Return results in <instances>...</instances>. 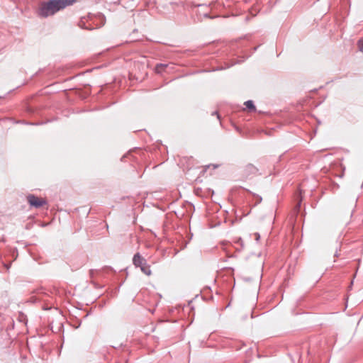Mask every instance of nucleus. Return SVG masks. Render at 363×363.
Here are the masks:
<instances>
[{"instance_id":"2","label":"nucleus","mask_w":363,"mask_h":363,"mask_svg":"<svg viewBox=\"0 0 363 363\" xmlns=\"http://www.w3.org/2000/svg\"><path fill=\"white\" fill-rule=\"evenodd\" d=\"M133 263L136 267H140L145 274L147 276L151 274L150 266L147 264L146 259L140 253L138 252L133 256Z\"/></svg>"},{"instance_id":"8","label":"nucleus","mask_w":363,"mask_h":363,"mask_svg":"<svg viewBox=\"0 0 363 363\" xmlns=\"http://www.w3.org/2000/svg\"><path fill=\"white\" fill-rule=\"evenodd\" d=\"M253 196L255 197V204H258V203H260L262 199L261 196H259V195H257V194H253Z\"/></svg>"},{"instance_id":"13","label":"nucleus","mask_w":363,"mask_h":363,"mask_svg":"<svg viewBox=\"0 0 363 363\" xmlns=\"http://www.w3.org/2000/svg\"><path fill=\"white\" fill-rule=\"evenodd\" d=\"M5 267H6L7 269H9L10 266L9 265H5Z\"/></svg>"},{"instance_id":"14","label":"nucleus","mask_w":363,"mask_h":363,"mask_svg":"<svg viewBox=\"0 0 363 363\" xmlns=\"http://www.w3.org/2000/svg\"><path fill=\"white\" fill-rule=\"evenodd\" d=\"M299 207H300V203H298L297 205V208H299Z\"/></svg>"},{"instance_id":"3","label":"nucleus","mask_w":363,"mask_h":363,"mask_svg":"<svg viewBox=\"0 0 363 363\" xmlns=\"http://www.w3.org/2000/svg\"><path fill=\"white\" fill-rule=\"evenodd\" d=\"M27 201L30 206L35 207L36 208H39L47 203L45 199L38 198L33 194H29L27 196Z\"/></svg>"},{"instance_id":"10","label":"nucleus","mask_w":363,"mask_h":363,"mask_svg":"<svg viewBox=\"0 0 363 363\" xmlns=\"http://www.w3.org/2000/svg\"><path fill=\"white\" fill-rule=\"evenodd\" d=\"M359 50L363 52V43L359 42Z\"/></svg>"},{"instance_id":"12","label":"nucleus","mask_w":363,"mask_h":363,"mask_svg":"<svg viewBox=\"0 0 363 363\" xmlns=\"http://www.w3.org/2000/svg\"><path fill=\"white\" fill-rule=\"evenodd\" d=\"M213 114H216L217 115V117L218 119H220V116L218 114V113L216 111V112H213Z\"/></svg>"},{"instance_id":"5","label":"nucleus","mask_w":363,"mask_h":363,"mask_svg":"<svg viewBox=\"0 0 363 363\" xmlns=\"http://www.w3.org/2000/svg\"><path fill=\"white\" fill-rule=\"evenodd\" d=\"M169 67V65L167 64H159L157 65L155 67V71L157 73H162L165 69Z\"/></svg>"},{"instance_id":"4","label":"nucleus","mask_w":363,"mask_h":363,"mask_svg":"<svg viewBox=\"0 0 363 363\" xmlns=\"http://www.w3.org/2000/svg\"><path fill=\"white\" fill-rule=\"evenodd\" d=\"M244 171L246 175L250 176L255 174L257 172L258 169L252 164H248L245 167Z\"/></svg>"},{"instance_id":"9","label":"nucleus","mask_w":363,"mask_h":363,"mask_svg":"<svg viewBox=\"0 0 363 363\" xmlns=\"http://www.w3.org/2000/svg\"><path fill=\"white\" fill-rule=\"evenodd\" d=\"M38 299H40L42 301H47L45 298V296H47V294L45 293H38Z\"/></svg>"},{"instance_id":"7","label":"nucleus","mask_w":363,"mask_h":363,"mask_svg":"<svg viewBox=\"0 0 363 363\" xmlns=\"http://www.w3.org/2000/svg\"><path fill=\"white\" fill-rule=\"evenodd\" d=\"M79 27L82 28L87 29V30H91L92 28H90L89 26H86L85 22L83 19H82L79 23Z\"/></svg>"},{"instance_id":"1","label":"nucleus","mask_w":363,"mask_h":363,"mask_svg":"<svg viewBox=\"0 0 363 363\" xmlns=\"http://www.w3.org/2000/svg\"><path fill=\"white\" fill-rule=\"evenodd\" d=\"M76 0H50L41 2L39 6L38 15L43 18L52 16L57 11L72 5Z\"/></svg>"},{"instance_id":"11","label":"nucleus","mask_w":363,"mask_h":363,"mask_svg":"<svg viewBox=\"0 0 363 363\" xmlns=\"http://www.w3.org/2000/svg\"><path fill=\"white\" fill-rule=\"evenodd\" d=\"M255 235L256 240L257 241L259 240V239L260 238L259 234V233H255Z\"/></svg>"},{"instance_id":"6","label":"nucleus","mask_w":363,"mask_h":363,"mask_svg":"<svg viewBox=\"0 0 363 363\" xmlns=\"http://www.w3.org/2000/svg\"><path fill=\"white\" fill-rule=\"evenodd\" d=\"M245 105L246 106L247 108H248L250 111H255V106L252 101H247L246 102H245Z\"/></svg>"}]
</instances>
